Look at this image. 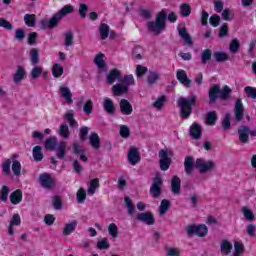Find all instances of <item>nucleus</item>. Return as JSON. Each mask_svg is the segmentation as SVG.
<instances>
[{
  "label": "nucleus",
  "mask_w": 256,
  "mask_h": 256,
  "mask_svg": "<svg viewBox=\"0 0 256 256\" xmlns=\"http://www.w3.org/2000/svg\"><path fill=\"white\" fill-rule=\"evenodd\" d=\"M147 29L150 33L161 35L167 29V10L163 9L156 14L155 21L147 22Z\"/></svg>",
  "instance_id": "obj_1"
},
{
  "label": "nucleus",
  "mask_w": 256,
  "mask_h": 256,
  "mask_svg": "<svg viewBox=\"0 0 256 256\" xmlns=\"http://www.w3.org/2000/svg\"><path fill=\"white\" fill-rule=\"evenodd\" d=\"M231 93L232 90L229 86L225 85L221 90V87H219V85L214 84L211 86L208 92L210 103H216L217 97H219V99H221L222 101H229Z\"/></svg>",
  "instance_id": "obj_2"
},
{
  "label": "nucleus",
  "mask_w": 256,
  "mask_h": 256,
  "mask_svg": "<svg viewBox=\"0 0 256 256\" xmlns=\"http://www.w3.org/2000/svg\"><path fill=\"white\" fill-rule=\"evenodd\" d=\"M195 103H197V96L195 95H192L190 98H178V107L180 108L182 119H189V116L193 111L192 107L195 105Z\"/></svg>",
  "instance_id": "obj_3"
},
{
  "label": "nucleus",
  "mask_w": 256,
  "mask_h": 256,
  "mask_svg": "<svg viewBox=\"0 0 256 256\" xmlns=\"http://www.w3.org/2000/svg\"><path fill=\"white\" fill-rule=\"evenodd\" d=\"M194 166L196 169H198L201 175H204L205 173H211V171H215L217 164H215L213 160L207 161L203 158H198L196 159Z\"/></svg>",
  "instance_id": "obj_4"
},
{
  "label": "nucleus",
  "mask_w": 256,
  "mask_h": 256,
  "mask_svg": "<svg viewBox=\"0 0 256 256\" xmlns=\"http://www.w3.org/2000/svg\"><path fill=\"white\" fill-rule=\"evenodd\" d=\"M249 135L250 137H256V130H251L246 125H241L238 128V137L239 141L242 142L244 145L249 143Z\"/></svg>",
  "instance_id": "obj_5"
},
{
  "label": "nucleus",
  "mask_w": 256,
  "mask_h": 256,
  "mask_svg": "<svg viewBox=\"0 0 256 256\" xmlns=\"http://www.w3.org/2000/svg\"><path fill=\"white\" fill-rule=\"evenodd\" d=\"M187 235H197V237H205L209 233V229L205 224L190 225L186 228Z\"/></svg>",
  "instance_id": "obj_6"
},
{
  "label": "nucleus",
  "mask_w": 256,
  "mask_h": 256,
  "mask_svg": "<svg viewBox=\"0 0 256 256\" xmlns=\"http://www.w3.org/2000/svg\"><path fill=\"white\" fill-rule=\"evenodd\" d=\"M243 117H245V106H243V101L238 98L234 104V121L241 123Z\"/></svg>",
  "instance_id": "obj_7"
},
{
  "label": "nucleus",
  "mask_w": 256,
  "mask_h": 256,
  "mask_svg": "<svg viewBox=\"0 0 256 256\" xmlns=\"http://www.w3.org/2000/svg\"><path fill=\"white\" fill-rule=\"evenodd\" d=\"M158 156L160 158L159 165L161 171L169 170V167H171V158L169 157V152L165 149H162L159 151Z\"/></svg>",
  "instance_id": "obj_8"
},
{
  "label": "nucleus",
  "mask_w": 256,
  "mask_h": 256,
  "mask_svg": "<svg viewBox=\"0 0 256 256\" xmlns=\"http://www.w3.org/2000/svg\"><path fill=\"white\" fill-rule=\"evenodd\" d=\"M38 181L41 187H44V189H53V187L56 185L55 180L49 173L40 174Z\"/></svg>",
  "instance_id": "obj_9"
},
{
  "label": "nucleus",
  "mask_w": 256,
  "mask_h": 256,
  "mask_svg": "<svg viewBox=\"0 0 256 256\" xmlns=\"http://www.w3.org/2000/svg\"><path fill=\"white\" fill-rule=\"evenodd\" d=\"M162 185H163V179H161L160 176H156L153 179L152 186L150 187V194L152 195V197H154V199H157V197L161 195Z\"/></svg>",
  "instance_id": "obj_10"
},
{
  "label": "nucleus",
  "mask_w": 256,
  "mask_h": 256,
  "mask_svg": "<svg viewBox=\"0 0 256 256\" xmlns=\"http://www.w3.org/2000/svg\"><path fill=\"white\" fill-rule=\"evenodd\" d=\"M123 79V75L121 74V71L117 69H112L109 71V73L106 76V83L108 85H113L115 81H121Z\"/></svg>",
  "instance_id": "obj_11"
},
{
  "label": "nucleus",
  "mask_w": 256,
  "mask_h": 256,
  "mask_svg": "<svg viewBox=\"0 0 256 256\" xmlns=\"http://www.w3.org/2000/svg\"><path fill=\"white\" fill-rule=\"evenodd\" d=\"M136 219L137 221H141V223H145L146 225H155V217L151 212L140 213L136 215Z\"/></svg>",
  "instance_id": "obj_12"
},
{
  "label": "nucleus",
  "mask_w": 256,
  "mask_h": 256,
  "mask_svg": "<svg viewBox=\"0 0 256 256\" xmlns=\"http://www.w3.org/2000/svg\"><path fill=\"white\" fill-rule=\"evenodd\" d=\"M119 107L122 115H131L133 113V106L127 99H121L119 102Z\"/></svg>",
  "instance_id": "obj_13"
},
{
  "label": "nucleus",
  "mask_w": 256,
  "mask_h": 256,
  "mask_svg": "<svg viewBox=\"0 0 256 256\" xmlns=\"http://www.w3.org/2000/svg\"><path fill=\"white\" fill-rule=\"evenodd\" d=\"M176 78L184 87H191V79L187 77V72L183 69H179L176 72Z\"/></svg>",
  "instance_id": "obj_14"
},
{
  "label": "nucleus",
  "mask_w": 256,
  "mask_h": 256,
  "mask_svg": "<svg viewBox=\"0 0 256 256\" xmlns=\"http://www.w3.org/2000/svg\"><path fill=\"white\" fill-rule=\"evenodd\" d=\"M78 223L79 222H77V220H73L71 222L64 224V227L62 229L63 235L65 237H67V236L71 235V233H75Z\"/></svg>",
  "instance_id": "obj_15"
},
{
  "label": "nucleus",
  "mask_w": 256,
  "mask_h": 256,
  "mask_svg": "<svg viewBox=\"0 0 256 256\" xmlns=\"http://www.w3.org/2000/svg\"><path fill=\"white\" fill-rule=\"evenodd\" d=\"M129 92V88L123 83H118L112 86V93L115 97H121V95H125V93Z\"/></svg>",
  "instance_id": "obj_16"
},
{
  "label": "nucleus",
  "mask_w": 256,
  "mask_h": 256,
  "mask_svg": "<svg viewBox=\"0 0 256 256\" xmlns=\"http://www.w3.org/2000/svg\"><path fill=\"white\" fill-rule=\"evenodd\" d=\"M60 96L65 99L66 103L71 105L73 103V93H71V89L67 86L60 87Z\"/></svg>",
  "instance_id": "obj_17"
},
{
  "label": "nucleus",
  "mask_w": 256,
  "mask_h": 256,
  "mask_svg": "<svg viewBox=\"0 0 256 256\" xmlns=\"http://www.w3.org/2000/svg\"><path fill=\"white\" fill-rule=\"evenodd\" d=\"M201 135H203V129L201 125L194 122L190 127V136L192 139H201Z\"/></svg>",
  "instance_id": "obj_18"
},
{
  "label": "nucleus",
  "mask_w": 256,
  "mask_h": 256,
  "mask_svg": "<svg viewBox=\"0 0 256 256\" xmlns=\"http://www.w3.org/2000/svg\"><path fill=\"white\" fill-rule=\"evenodd\" d=\"M67 154V142H59L56 147V157L57 159L63 160L65 159V155Z\"/></svg>",
  "instance_id": "obj_19"
},
{
  "label": "nucleus",
  "mask_w": 256,
  "mask_h": 256,
  "mask_svg": "<svg viewBox=\"0 0 256 256\" xmlns=\"http://www.w3.org/2000/svg\"><path fill=\"white\" fill-rule=\"evenodd\" d=\"M139 151L137 148H131L128 152V161L131 165H137L140 161Z\"/></svg>",
  "instance_id": "obj_20"
},
{
  "label": "nucleus",
  "mask_w": 256,
  "mask_h": 256,
  "mask_svg": "<svg viewBox=\"0 0 256 256\" xmlns=\"http://www.w3.org/2000/svg\"><path fill=\"white\" fill-rule=\"evenodd\" d=\"M193 167H195V160L192 156H186L184 160V170L186 175H191V173H193Z\"/></svg>",
  "instance_id": "obj_21"
},
{
  "label": "nucleus",
  "mask_w": 256,
  "mask_h": 256,
  "mask_svg": "<svg viewBox=\"0 0 256 256\" xmlns=\"http://www.w3.org/2000/svg\"><path fill=\"white\" fill-rule=\"evenodd\" d=\"M171 191L174 195L181 193V179L178 176L172 178Z\"/></svg>",
  "instance_id": "obj_22"
},
{
  "label": "nucleus",
  "mask_w": 256,
  "mask_h": 256,
  "mask_svg": "<svg viewBox=\"0 0 256 256\" xmlns=\"http://www.w3.org/2000/svg\"><path fill=\"white\" fill-rule=\"evenodd\" d=\"M103 109L108 115H115V103L113 100L107 98L103 102Z\"/></svg>",
  "instance_id": "obj_23"
},
{
  "label": "nucleus",
  "mask_w": 256,
  "mask_h": 256,
  "mask_svg": "<svg viewBox=\"0 0 256 256\" xmlns=\"http://www.w3.org/2000/svg\"><path fill=\"white\" fill-rule=\"evenodd\" d=\"M23 201V192L21 190H16L10 194V202L12 205H19Z\"/></svg>",
  "instance_id": "obj_24"
},
{
  "label": "nucleus",
  "mask_w": 256,
  "mask_h": 256,
  "mask_svg": "<svg viewBox=\"0 0 256 256\" xmlns=\"http://www.w3.org/2000/svg\"><path fill=\"white\" fill-rule=\"evenodd\" d=\"M25 79V68L18 66L16 72L13 75L14 83H21Z\"/></svg>",
  "instance_id": "obj_25"
},
{
  "label": "nucleus",
  "mask_w": 256,
  "mask_h": 256,
  "mask_svg": "<svg viewBox=\"0 0 256 256\" xmlns=\"http://www.w3.org/2000/svg\"><path fill=\"white\" fill-rule=\"evenodd\" d=\"M89 143L93 149H99L101 147V139H99V135L97 133H92L89 136Z\"/></svg>",
  "instance_id": "obj_26"
},
{
  "label": "nucleus",
  "mask_w": 256,
  "mask_h": 256,
  "mask_svg": "<svg viewBox=\"0 0 256 256\" xmlns=\"http://www.w3.org/2000/svg\"><path fill=\"white\" fill-rule=\"evenodd\" d=\"M178 33L186 45H193V40H191V36L187 33L186 28H178Z\"/></svg>",
  "instance_id": "obj_27"
},
{
  "label": "nucleus",
  "mask_w": 256,
  "mask_h": 256,
  "mask_svg": "<svg viewBox=\"0 0 256 256\" xmlns=\"http://www.w3.org/2000/svg\"><path fill=\"white\" fill-rule=\"evenodd\" d=\"M34 161H43V148L41 146H35L32 150Z\"/></svg>",
  "instance_id": "obj_28"
},
{
  "label": "nucleus",
  "mask_w": 256,
  "mask_h": 256,
  "mask_svg": "<svg viewBox=\"0 0 256 256\" xmlns=\"http://www.w3.org/2000/svg\"><path fill=\"white\" fill-rule=\"evenodd\" d=\"M159 79H160V75H159V72L157 71H150L149 74L147 75L148 85H155V83H157Z\"/></svg>",
  "instance_id": "obj_29"
},
{
  "label": "nucleus",
  "mask_w": 256,
  "mask_h": 256,
  "mask_svg": "<svg viewBox=\"0 0 256 256\" xmlns=\"http://www.w3.org/2000/svg\"><path fill=\"white\" fill-rule=\"evenodd\" d=\"M75 9L71 4L65 5L60 11L57 12V14L60 16V18L63 19V17H66V15H69L71 13H74Z\"/></svg>",
  "instance_id": "obj_30"
},
{
  "label": "nucleus",
  "mask_w": 256,
  "mask_h": 256,
  "mask_svg": "<svg viewBox=\"0 0 256 256\" xmlns=\"http://www.w3.org/2000/svg\"><path fill=\"white\" fill-rule=\"evenodd\" d=\"M43 74V67L39 65H33V68L30 72L31 79H39V77Z\"/></svg>",
  "instance_id": "obj_31"
},
{
  "label": "nucleus",
  "mask_w": 256,
  "mask_h": 256,
  "mask_svg": "<svg viewBox=\"0 0 256 256\" xmlns=\"http://www.w3.org/2000/svg\"><path fill=\"white\" fill-rule=\"evenodd\" d=\"M171 207V202L167 199H163L159 206V215H165L169 208Z\"/></svg>",
  "instance_id": "obj_32"
},
{
  "label": "nucleus",
  "mask_w": 256,
  "mask_h": 256,
  "mask_svg": "<svg viewBox=\"0 0 256 256\" xmlns=\"http://www.w3.org/2000/svg\"><path fill=\"white\" fill-rule=\"evenodd\" d=\"M221 253H224V255H229L231 253V250L233 249V244L231 242L224 240L222 241L220 245Z\"/></svg>",
  "instance_id": "obj_33"
},
{
  "label": "nucleus",
  "mask_w": 256,
  "mask_h": 256,
  "mask_svg": "<svg viewBox=\"0 0 256 256\" xmlns=\"http://www.w3.org/2000/svg\"><path fill=\"white\" fill-rule=\"evenodd\" d=\"M55 147H57V138L55 136H52L48 138L45 142V149L48 151L55 150Z\"/></svg>",
  "instance_id": "obj_34"
},
{
  "label": "nucleus",
  "mask_w": 256,
  "mask_h": 256,
  "mask_svg": "<svg viewBox=\"0 0 256 256\" xmlns=\"http://www.w3.org/2000/svg\"><path fill=\"white\" fill-rule=\"evenodd\" d=\"M99 189V180L97 178L90 181L87 193L88 195H95V191Z\"/></svg>",
  "instance_id": "obj_35"
},
{
  "label": "nucleus",
  "mask_w": 256,
  "mask_h": 256,
  "mask_svg": "<svg viewBox=\"0 0 256 256\" xmlns=\"http://www.w3.org/2000/svg\"><path fill=\"white\" fill-rule=\"evenodd\" d=\"M99 33L102 41H105L109 37V25L102 23L99 27Z\"/></svg>",
  "instance_id": "obj_36"
},
{
  "label": "nucleus",
  "mask_w": 256,
  "mask_h": 256,
  "mask_svg": "<svg viewBox=\"0 0 256 256\" xmlns=\"http://www.w3.org/2000/svg\"><path fill=\"white\" fill-rule=\"evenodd\" d=\"M30 62L31 65H39V50L37 48L30 50Z\"/></svg>",
  "instance_id": "obj_37"
},
{
  "label": "nucleus",
  "mask_w": 256,
  "mask_h": 256,
  "mask_svg": "<svg viewBox=\"0 0 256 256\" xmlns=\"http://www.w3.org/2000/svg\"><path fill=\"white\" fill-rule=\"evenodd\" d=\"M73 46V32L71 30L64 33V47L67 49V47Z\"/></svg>",
  "instance_id": "obj_38"
},
{
  "label": "nucleus",
  "mask_w": 256,
  "mask_h": 256,
  "mask_svg": "<svg viewBox=\"0 0 256 256\" xmlns=\"http://www.w3.org/2000/svg\"><path fill=\"white\" fill-rule=\"evenodd\" d=\"M166 101H167V96H161L157 98V100L153 103V107L158 111H161L165 106Z\"/></svg>",
  "instance_id": "obj_39"
},
{
  "label": "nucleus",
  "mask_w": 256,
  "mask_h": 256,
  "mask_svg": "<svg viewBox=\"0 0 256 256\" xmlns=\"http://www.w3.org/2000/svg\"><path fill=\"white\" fill-rule=\"evenodd\" d=\"M64 119L69 123L70 127H78L77 121L75 120V116L73 115V111H69L64 115Z\"/></svg>",
  "instance_id": "obj_40"
},
{
  "label": "nucleus",
  "mask_w": 256,
  "mask_h": 256,
  "mask_svg": "<svg viewBox=\"0 0 256 256\" xmlns=\"http://www.w3.org/2000/svg\"><path fill=\"white\" fill-rule=\"evenodd\" d=\"M214 59L217 63H224V61H229V55L225 52H215Z\"/></svg>",
  "instance_id": "obj_41"
},
{
  "label": "nucleus",
  "mask_w": 256,
  "mask_h": 256,
  "mask_svg": "<svg viewBox=\"0 0 256 256\" xmlns=\"http://www.w3.org/2000/svg\"><path fill=\"white\" fill-rule=\"evenodd\" d=\"M11 158H7L3 163H2V173L5 175L9 176L11 175Z\"/></svg>",
  "instance_id": "obj_42"
},
{
  "label": "nucleus",
  "mask_w": 256,
  "mask_h": 256,
  "mask_svg": "<svg viewBox=\"0 0 256 256\" xmlns=\"http://www.w3.org/2000/svg\"><path fill=\"white\" fill-rule=\"evenodd\" d=\"M180 15L182 17H189L191 15V5L183 3L180 5Z\"/></svg>",
  "instance_id": "obj_43"
},
{
  "label": "nucleus",
  "mask_w": 256,
  "mask_h": 256,
  "mask_svg": "<svg viewBox=\"0 0 256 256\" xmlns=\"http://www.w3.org/2000/svg\"><path fill=\"white\" fill-rule=\"evenodd\" d=\"M24 21L27 27H35V22L37 21V18L35 17V14H26L24 16Z\"/></svg>",
  "instance_id": "obj_44"
},
{
  "label": "nucleus",
  "mask_w": 256,
  "mask_h": 256,
  "mask_svg": "<svg viewBox=\"0 0 256 256\" xmlns=\"http://www.w3.org/2000/svg\"><path fill=\"white\" fill-rule=\"evenodd\" d=\"M108 233L113 237L114 239H117L119 237V227L115 223H111L108 226Z\"/></svg>",
  "instance_id": "obj_45"
},
{
  "label": "nucleus",
  "mask_w": 256,
  "mask_h": 256,
  "mask_svg": "<svg viewBox=\"0 0 256 256\" xmlns=\"http://www.w3.org/2000/svg\"><path fill=\"white\" fill-rule=\"evenodd\" d=\"M119 134L120 137H122L123 139H129L131 135V130L127 125H121L119 129Z\"/></svg>",
  "instance_id": "obj_46"
},
{
  "label": "nucleus",
  "mask_w": 256,
  "mask_h": 256,
  "mask_svg": "<svg viewBox=\"0 0 256 256\" xmlns=\"http://www.w3.org/2000/svg\"><path fill=\"white\" fill-rule=\"evenodd\" d=\"M222 129H224V131H229V129H231V114H225L222 120Z\"/></svg>",
  "instance_id": "obj_47"
},
{
  "label": "nucleus",
  "mask_w": 256,
  "mask_h": 256,
  "mask_svg": "<svg viewBox=\"0 0 256 256\" xmlns=\"http://www.w3.org/2000/svg\"><path fill=\"white\" fill-rule=\"evenodd\" d=\"M216 121H217V112L215 111L208 112L206 115V123L208 125H215Z\"/></svg>",
  "instance_id": "obj_48"
},
{
  "label": "nucleus",
  "mask_w": 256,
  "mask_h": 256,
  "mask_svg": "<svg viewBox=\"0 0 256 256\" xmlns=\"http://www.w3.org/2000/svg\"><path fill=\"white\" fill-rule=\"evenodd\" d=\"M211 55L212 52L209 49H205L202 53H201V63L203 65L207 64L208 61H211Z\"/></svg>",
  "instance_id": "obj_49"
},
{
  "label": "nucleus",
  "mask_w": 256,
  "mask_h": 256,
  "mask_svg": "<svg viewBox=\"0 0 256 256\" xmlns=\"http://www.w3.org/2000/svg\"><path fill=\"white\" fill-rule=\"evenodd\" d=\"M124 201L126 203V207L128 209V215H135V206L133 205V202L131 201V198L125 197Z\"/></svg>",
  "instance_id": "obj_50"
},
{
  "label": "nucleus",
  "mask_w": 256,
  "mask_h": 256,
  "mask_svg": "<svg viewBox=\"0 0 256 256\" xmlns=\"http://www.w3.org/2000/svg\"><path fill=\"white\" fill-rule=\"evenodd\" d=\"M52 75L56 78L61 77V75H63V67L58 63L54 64L52 67Z\"/></svg>",
  "instance_id": "obj_51"
},
{
  "label": "nucleus",
  "mask_w": 256,
  "mask_h": 256,
  "mask_svg": "<svg viewBox=\"0 0 256 256\" xmlns=\"http://www.w3.org/2000/svg\"><path fill=\"white\" fill-rule=\"evenodd\" d=\"M21 162L19 161H14L12 163V172L15 175V177H20L21 176Z\"/></svg>",
  "instance_id": "obj_52"
},
{
  "label": "nucleus",
  "mask_w": 256,
  "mask_h": 256,
  "mask_svg": "<svg viewBox=\"0 0 256 256\" xmlns=\"http://www.w3.org/2000/svg\"><path fill=\"white\" fill-rule=\"evenodd\" d=\"M83 111L86 115H91V113H93V100L92 99H88L84 106H83Z\"/></svg>",
  "instance_id": "obj_53"
},
{
  "label": "nucleus",
  "mask_w": 256,
  "mask_h": 256,
  "mask_svg": "<svg viewBox=\"0 0 256 256\" xmlns=\"http://www.w3.org/2000/svg\"><path fill=\"white\" fill-rule=\"evenodd\" d=\"M61 16L58 15L57 13L54 14L49 21L50 29H55L57 25H59V21H61Z\"/></svg>",
  "instance_id": "obj_54"
},
{
  "label": "nucleus",
  "mask_w": 256,
  "mask_h": 256,
  "mask_svg": "<svg viewBox=\"0 0 256 256\" xmlns=\"http://www.w3.org/2000/svg\"><path fill=\"white\" fill-rule=\"evenodd\" d=\"M76 199H77L78 203H85V199H87V192L85 191V189L80 188L77 191Z\"/></svg>",
  "instance_id": "obj_55"
},
{
  "label": "nucleus",
  "mask_w": 256,
  "mask_h": 256,
  "mask_svg": "<svg viewBox=\"0 0 256 256\" xmlns=\"http://www.w3.org/2000/svg\"><path fill=\"white\" fill-rule=\"evenodd\" d=\"M59 135L63 137V139H69V126L67 124H62L59 129Z\"/></svg>",
  "instance_id": "obj_56"
},
{
  "label": "nucleus",
  "mask_w": 256,
  "mask_h": 256,
  "mask_svg": "<svg viewBox=\"0 0 256 256\" xmlns=\"http://www.w3.org/2000/svg\"><path fill=\"white\" fill-rule=\"evenodd\" d=\"M242 213L246 221H253V219H255V214L253 213V211L249 210L247 207L242 208Z\"/></svg>",
  "instance_id": "obj_57"
},
{
  "label": "nucleus",
  "mask_w": 256,
  "mask_h": 256,
  "mask_svg": "<svg viewBox=\"0 0 256 256\" xmlns=\"http://www.w3.org/2000/svg\"><path fill=\"white\" fill-rule=\"evenodd\" d=\"M9 193H11V190L7 186H3L0 190V199L5 203L7 202V199L9 197Z\"/></svg>",
  "instance_id": "obj_58"
},
{
  "label": "nucleus",
  "mask_w": 256,
  "mask_h": 256,
  "mask_svg": "<svg viewBox=\"0 0 256 256\" xmlns=\"http://www.w3.org/2000/svg\"><path fill=\"white\" fill-rule=\"evenodd\" d=\"M104 55L103 54H98L94 58V63H96L97 67L99 69H105V60H103Z\"/></svg>",
  "instance_id": "obj_59"
},
{
  "label": "nucleus",
  "mask_w": 256,
  "mask_h": 256,
  "mask_svg": "<svg viewBox=\"0 0 256 256\" xmlns=\"http://www.w3.org/2000/svg\"><path fill=\"white\" fill-rule=\"evenodd\" d=\"M244 91L249 99H256V88L247 86L244 88Z\"/></svg>",
  "instance_id": "obj_60"
},
{
  "label": "nucleus",
  "mask_w": 256,
  "mask_h": 256,
  "mask_svg": "<svg viewBox=\"0 0 256 256\" xmlns=\"http://www.w3.org/2000/svg\"><path fill=\"white\" fill-rule=\"evenodd\" d=\"M122 83L129 89L131 85H135V78H133V75H125Z\"/></svg>",
  "instance_id": "obj_61"
},
{
  "label": "nucleus",
  "mask_w": 256,
  "mask_h": 256,
  "mask_svg": "<svg viewBox=\"0 0 256 256\" xmlns=\"http://www.w3.org/2000/svg\"><path fill=\"white\" fill-rule=\"evenodd\" d=\"M233 12L229 9H225L222 11V19L224 21H233Z\"/></svg>",
  "instance_id": "obj_62"
},
{
  "label": "nucleus",
  "mask_w": 256,
  "mask_h": 256,
  "mask_svg": "<svg viewBox=\"0 0 256 256\" xmlns=\"http://www.w3.org/2000/svg\"><path fill=\"white\" fill-rule=\"evenodd\" d=\"M166 255L167 256H180L181 250L179 248H167Z\"/></svg>",
  "instance_id": "obj_63"
},
{
  "label": "nucleus",
  "mask_w": 256,
  "mask_h": 256,
  "mask_svg": "<svg viewBox=\"0 0 256 256\" xmlns=\"http://www.w3.org/2000/svg\"><path fill=\"white\" fill-rule=\"evenodd\" d=\"M230 51L232 53H237L239 51V40L237 38L233 39L230 43Z\"/></svg>",
  "instance_id": "obj_64"
}]
</instances>
